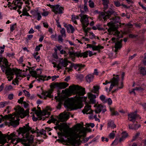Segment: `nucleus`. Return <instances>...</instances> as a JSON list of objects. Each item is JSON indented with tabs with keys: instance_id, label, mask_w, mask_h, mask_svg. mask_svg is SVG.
Listing matches in <instances>:
<instances>
[{
	"instance_id": "a19ab883",
	"label": "nucleus",
	"mask_w": 146,
	"mask_h": 146,
	"mask_svg": "<svg viewBox=\"0 0 146 146\" xmlns=\"http://www.w3.org/2000/svg\"><path fill=\"white\" fill-rule=\"evenodd\" d=\"M2 62H3V64H5L6 67H9L8 61L5 58H3V59Z\"/></svg>"
},
{
	"instance_id": "0eeeda50",
	"label": "nucleus",
	"mask_w": 146,
	"mask_h": 146,
	"mask_svg": "<svg viewBox=\"0 0 146 146\" xmlns=\"http://www.w3.org/2000/svg\"><path fill=\"white\" fill-rule=\"evenodd\" d=\"M15 74L17 78H19L20 76L19 70L17 68H13L11 69V68H8L6 70V74L7 75L13 76Z\"/></svg>"
},
{
	"instance_id": "ddd939ff",
	"label": "nucleus",
	"mask_w": 146,
	"mask_h": 146,
	"mask_svg": "<svg viewBox=\"0 0 146 146\" xmlns=\"http://www.w3.org/2000/svg\"><path fill=\"white\" fill-rule=\"evenodd\" d=\"M64 10L63 7H60V5H55L53 7V9H52V11L56 14H62Z\"/></svg>"
},
{
	"instance_id": "13d9d810",
	"label": "nucleus",
	"mask_w": 146,
	"mask_h": 146,
	"mask_svg": "<svg viewBox=\"0 0 146 146\" xmlns=\"http://www.w3.org/2000/svg\"><path fill=\"white\" fill-rule=\"evenodd\" d=\"M39 133L43 135H44L46 134V131L43 129H41Z\"/></svg>"
},
{
	"instance_id": "338daca9",
	"label": "nucleus",
	"mask_w": 146,
	"mask_h": 146,
	"mask_svg": "<svg viewBox=\"0 0 146 146\" xmlns=\"http://www.w3.org/2000/svg\"><path fill=\"white\" fill-rule=\"evenodd\" d=\"M134 129H137L138 128L140 127V124H134Z\"/></svg>"
},
{
	"instance_id": "09e8293b",
	"label": "nucleus",
	"mask_w": 146,
	"mask_h": 146,
	"mask_svg": "<svg viewBox=\"0 0 146 146\" xmlns=\"http://www.w3.org/2000/svg\"><path fill=\"white\" fill-rule=\"evenodd\" d=\"M42 46V44H40L38 46H37L35 49V50L36 51H39L40 49V47Z\"/></svg>"
},
{
	"instance_id": "3c124183",
	"label": "nucleus",
	"mask_w": 146,
	"mask_h": 146,
	"mask_svg": "<svg viewBox=\"0 0 146 146\" xmlns=\"http://www.w3.org/2000/svg\"><path fill=\"white\" fill-rule=\"evenodd\" d=\"M68 26L70 29L71 30V33H73L74 30V28L71 25L69 24L68 25Z\"/></svg>"
},
{
	"instance_id": "5701e85b",
	"label": "nucleus",
	"mask_w": 146,
	"mask_h": 146,
	"mask_svg": "<svg viewBox=\"0 0 146 146\" xmlns=\"http://www.w3.org/2000/svg\"><path fill=\"white\" fill-rule=\"evenodd\" d=\"M100 87L99 86H96L93 87V89L91 90V92L92 93H96L97 94V96H98L99 93V89Z\"/></svg>"
},
{
	"instance_id": "4468645a",
	"label": "nucleus",
	"mask_w": 146,
	"mask_h": 146,
	"mask_svg": "<svg viewBox=\"0 0 146 146\" xmlns=\"http://www.w3.org/2000/svg\"><path fill=\"white\" fill-rule=\"evenodd\" d=\"M16 119H15V117H13V116L10 120L9 122H8L9 124L14 127H15L18 125L19 123V119L17 118V117Z\"/></svg>"
},
{
	"instance_id": "bf43d9fd",
	"label": "nucleus",
	"mask_w": 146,
	"mask_h": 146,
	"mask_svg": "<svg viewBox=\"0 0 146 146\" xmlns=\"http://www.w3.org/2000/svg\"><path fill=\"white\" fill-rule=\"evenodd\" d=\"M24 100V97H21L18 100V102L19 103L22 104V103H23V100Z\"/></svg>"
},
{
	"instance_id": "a18cd8bd",
	"label": "nucleus",
	"mask_w": 146,
	"mask_h": 146,
	"mask_svg": "<svg viewBox=\"0 0 146 146\" xmlns=\"http://www.w3.org/2000/svg\"><path fill=\"white\" fill-rule=\"evenodd\" d=\"M88 3H89V7L91 8H93L94 7V3L91 0H90L89 1Z\"/></svg>"
},
{
	"instance_id": "37998d69",
	"label": "nucleus",
	"mask_w": 146,
	"mask_h": 146,
	"mask_svg": "<svg viewBox=\"0 0 146 146\" xmlns=\"http://www.w3.org/2000/svg\"><path fill=\"white\" fill-rule=\"evenodd\" d=\"M68 54L70 56L73 55L74 56H76L78 57V52H72L71 51H69L68 52Z\"/></svg>"
},
{
	"instance_id": "774afa93",
	"label": "nucleus",
	"mask_w": 146,
	"mask_h": 146,
	"mask_svg": "<svg viewBox=\"0 0 146 146\" xmlns=\"http://www.w3.org/2000/svg\"><path fill=\"white\" fill-rule=\"evenodd\" d=\"M71 20L75 24L77 25L78 23L77 21L75 19V18H74L72 16V17L71 18Z\"/></svg>"
},
{
	"instance_id": "4c0bfd02",
	"label": "nucleus",
	"mask_w": 146,
	"mask_h": 146,
	"mask_svg": "<svg viewBox=\"0 0 146 146\" xmlns=\"http://www.w3.org/2000/svg\"><path fill=\"white\" fill-rule=\"evenodd\" d=\"M60 32L61 34V35L63 37H66V31L65 29L64 28L62 29L60 31Z\"/></svg>"
},
{
	"instance_id": "473e14b6",
	"label": "nucleus",
	"mask_w": 146,
	"mask_h": 146,
	"mask_svg": "<svg viewBox=\"0 0 146 146\" xmlns=\"http://www.w3.org/2000/svg\"><path fill=\"white\" fill-rule=\"evenodd\" d=\"M52 93V91L51 90H50L48 92L46 91L43 93V94L46 96V97H48L50 98H51L52 97L51 95V93Z\"/></svg>"
},
{
	"instance_id": "aec40b11",
	"label": "nucleus",
	"mask_w": 146,
	"mask_h": 146,
	"mask_svg": "<svg viewBox=\"0 0 146 146\" xmlns=\"http://www.w3.org/2000/svg\"><path fill=\"white\" fill-rule=\"evenodd\" d=\"M72 66L73 67H74L75 69L76 70L78 69L77 71H80L85 66V65H84L77 64H73Z\"/></svg>"
},
{
	"instance_id": "5fc2aeb1",
	"label": "nucleus",
	"mask_w": 146,
	"mask_h": 146,
	"mask_svg": "<svg viewBox=\"0 0 146 146\" xmlns=\"http://www.w3.org/2000/svg\"><path fill=\"white\" fill-rule=\"evenodd\" d=\"M123 87V82H122L121 83V86H119L117 89L114 90L115 92H116L119 89L122 88Z\"/></svg>"
},
{
	"instance_id": "1a4fd4ad",
	"label": "nucleus",
	"mask_w": 146,
	"mask_h": 146,
	"mask_svg": "<svg viewBox=\"0 0 146 146\" xmlns=\"http://www.w3.org/2000/svg\"><path fill=\"white\" fill-rule=\"evenodd\" d=\"M114 12L111 9L110 10L107 11L106 12H102L100 15V17L104 19V22L107 19L110 18V16L113 14Z\"/></svg>"
},
{
	"instance_id": "bb28decb",
	"label": "nucleus",
	"mask_w": 146,
	"mask_h": 146,
	"mask_svg": "<svg viewBox=\"0 0 146 146\" xmlns=\"http://www.w3.org/2000/svg\"><path fill=\"white\" fill-rule=\"evenodd\" d=\"M123 41L122 39L120 40L119 41H117L115 43V48L120 49L122 47V42Z\"/></svg>"
},
{
	"instance_id": "cd10ccee",
	"label": "nucleus",
	"mask_w": 146,
	"mask_h": 146,
	"mask_svg": "<svg viewBox=\"0 0 146 146\" xmlns=\"http://www.w3.org/2000/svg\"><path fill=\"white\" fill-rule=\"evenodd\" d=\"M3 59V57H0V67L1 68V69L2 70V71L3 72H6V70L9 67H6V66H5L4 65H1V63L2 62Z\"/></svg>"
},
{
	"instance_id": "0e129e2a",
	"label": "nucleus",
	"mask_w": 146,
	"mask_h": 146,
	"mask_svg": "<svg viewBox=\"0 0 146 146\" xmlns=\"http://www.w3.org/2000/svg\"><path fill=\"white\" fill-rule=\"evenodd\" d=\"M25 93V96H27V97H29L30 96V94L29 92L25 90H24L23 91Z\"/></svg>"
},
{
	"instance_id": "ea45409f",
	"label": "nucleus",
	"mask_w": 146,
	"mask_h": 146,
	"mask_svg": "<svg viewBox=\"0 0 146 146\" xmlns=\"http://www.w3.org/2000/svg\"><path fill=\"white\" fill-rule=\"evenodd\" d=\"M110 110L111 111L112 115H118V113L117 111H115L114 109V108H110Z\"/></svg>"
},
{
	"instance_id": "dca6fc26",
	"label": "nucleus",
	"mask_w": 146,
	"mask_h": 146,
	"mask_svg": "<svg viewBox=\"0 0 146 146\" xmlns=\"http://www.w3.org/2000/svg\"><path fill=\"white\" fill-rule=\"evenodd\" d=\"M68 65V62L66 59H64V60H62L59 62V64L57 65V70H58L61 69L62 66L66 67Z\"/></svg>"
},
{
	"instance_id": "c9c22d12",
	"label": "nucleus",
	"mask_w": 146,
	"mask_h": 146,
	"mask_svg": "<svg viewBox=\"0 0 146 146\" xmlns=\"http://www.w3.org/2000/svg\"><path fill=\"white\" fill-rule=\"evenodd\" d=\"M116 132V131H113L109 135V137L111 139H113L115 136V133Z\"/></svg>"
},
{
	"instance_id": "c03bdc74",
	"label": "nucleus",
	"mask_w": 146,
	"mask_h": 146,
	"mask_svg": "<svg viewBox=\"0 0 146 146\" xmlns=\"http://www.w3.org/2000/svg\"><path fill=\"white\" fill-rule=\"evenodd\" d=\"M7 104L8 103L6 102H0V108H3L7 105Z\"/></svg>"
},
{
	"instance_id": "6ab92c4d",
	"label": "nucleus",
	"mask_w": 146,
	"mask_h": 146,
	"mask_svg": "<svg viewBox=\"0 0 146 146\" xmlns=\"http://www.w3.org/2000/svg\"><path fill=\"white\" fill-rule=\"evenodd\" d=\"M68 118L69 117L67 115L61 113L59 115V121L64 122L67 121Z\"/></svg>"
},
{
	"instance_id": "4be33fe9",
	"label": "nucleus",
	"mask_w": 146,
	"mask_h": 146,
	"mask_svg": "<svg viewBox=\"0 0 146 146\" xmlns=\"http://www.w3.org/2000/svg\"><path fill=\"white\" fill-rule=\"evenodd\" d=\"M94 77V74H88L86 77V81L90 83L93 80Z\"/></svg>"
},
{
	"instance_id": "f704fd0d",
	"label": "nucleus",
	"mask_w": 146,
	"mask_h": 146,
	"mask_svg": "<svg viewBox=\"0 0 146 146\" xmlns=\"http://www.w3.org/2000/svg\"><path fill=\"white\" fill-rule=\"evenodd\" d=\"M100 98L103 103H105L107 102V99H106V97L104 95H101L100 96Z\"/></svg>"
},
{
	"instance_id": "a878e982",
	"label": "nucleus",
	"mask_w": 146,
	"mask_h": 146,
	"mask_svg": "<svg viewBox=\"0 0 146 146\" xmlns=\"http://www.w3.org/2000/svg\"><path fill=\"white\" fill-rule=\"evenodd\" d=\"M110 127L113 129L116 127V126L114 123L113 121L111 120L109 121L108 123V128Z\"/></svg>"
},
{
	"instance_id": "de8ad7c7",
	"label": "nucleus",
	"mask_w": 146,
	"mask_h": 146,
	"mask_svg": "<svg viewBox=\"0 0 146 146\" xmlns=\"http://www.w3.org/2000/svg\"><path fill=\"white\" fill-rule=\"evenodd\" d=\"M16 24L15 23L13 25H12L10 27V31L11 32H13L15 29V28L16 27Z\"/></svg>"
},
{
	"instance_id": "9b49d317",
	"label": "nucleus",
	"mask_w": 146,
	"mask_h": 146,
	"mask_svg": "<svg viewBox=\"0 0 146 146\" xmlns=\"http://www.w3.org/2000/svg\"><path fill=\"white\" fill-rule=\"evenodd\" d=\"M17 114L20 116L21 118H24L29 114V111L27 110L24 111V109L23 108L20 107L18 111H17Z\"/></svg>"
},
{
	"instance_id": "72a5a7b5",
	"label": "nucleus",
	"mask_w": 146,
	"mask_h": 146,
	"mask_svg": "<svg viewBox=\"0 0 146 146\" xmlns=\"http://www.w3.org/2000/svg\"><path fill=\"white\" fill-rule=\"evenodd\" d=\"M29 71L31 76L35 78L36 79L38 74H37L36 71L35 70L30 71Z\"/></svg>"
},
{
	"instance_id": "39448f33",
	"label": "nucleus",
	"mask_w": 146,
	"mask_h": 146,
	"mask_svg": "<svg viewBox=\"0 0 146 146\" xmlns=\"http://www.w3.org/2000/svg\"><path fill=\"white\" fill-rule=\"evenodd\" d=\"M68 85V83L65 82H53L51 84L50 87L52 90L55 88L58 89H63L66 88Z\"/></svg>"
},
{
	"instance_id": "603ef678",
	"label": "nucleus",
	"mask_w": 146,
	"mask_h": 146,
	"mask_svg": "<svg viewBox=\"0 0 146 146\" xmlns=\"http://www.w3.org/2000/svg\"><path fill=\"white\" fill-rule=\"evenodd\" d=\"M89 140V138L88 137L86 138H83L82 140L81 141V143H85L87 142Z\"/></svg>"
},
{
	"instance_id": "7c9ffc66",
	"label": "nucleus",
	"mask_w": 146,
	"mask_h": 146,
	"mask_svg": "<svg viewBox=\"0 0 146 146\" xmlns=\"http://www.w3.org/2000/svg\"><path fill=\"white\" fill-rule=\"evenodd\" d=\"M104 48L103 46L99 44L98 46H94L92 48L93 50H99V49H103Z\"/></svg>"
},
{
	"instance_id": "6e6d98bb",
	"label": "nucleus",
	"mask_w": 146,
	"mask_h": 146,
	"mask_svg": "<svg viewBox=\"0 0 146 146\" xmlns=\"http://www.w3.org/2000/svg\"><path fill=\"white\" fill-rule=\"evenodd\" d=\"M114 3L115 5L117 7H119L121 5L120 3L118 1H114Z\"/></svg>"
},
{
	"instance_id": "79ce46f5",
	"label": "nucleus",
	"mask_w": 146,
	"mask_h": 146,
	"mask_svg": "<svg viewBox=\"0 0 146 146\" xmlns=\"http://www.w3.org/2000/svg\"><path fill=\"white\" fill-rule=\"evenodd\" d=\"M140 73L143 75H146V71L144 67H140Z\"/></svg>"
},
{
	"instance_id": "c756f323",
	"label": "nucleus",
	"mask_w": 146,
	"mask_h": 146,
	"mask_svg": "<svg viewBox=\"0 0 146 146\" xmlns=\"http://www.w3.org/2000/svg\"><path fill=\"white\" fill-rule=\"evenodd\" d=\"M23 4V2H17L16 3L17 5L14 4V5L16 6L13 7V9L14 10H16L17 9V7H18L19 8V9L21 8V4Z\"/></svg>"
},
{
	"instance_id": "a211bd4d",
	"label": "nucleus",
	"mask_w": 146,
	"mask_h": 146,
	"mask_svg": "<svg viewBox=\"0 0 146 146\" xmlns=\"http://www.w3.org/2000/svg\"><path fill=\"white\" fill-rule=\"evenodd\" d=\"M88 97L90 100V103L94 104L96 103L95 98H96V96L95 95H94L91 93H88Z\"/></svg>"
},
{
	"instance_id": "4d7b16f0",
	"label": "nucleus",
	"mask_w": 146,
	"mask_h": 146,
	"mask_svg": "<svg viewBox=\"0 0 146 146\" xmlns=\"http://www.w3.org/2000/svg\"><path fill=\"white\" fill-rule=\"evenodd\" d=\"M73 67L72 65H71L70 66V67L69 68H65L66 70H68L67 72H69L70 71L72 70V68Z\"/></svg>"
},
{
	"instance_id": "6e6552de",
	"label": "nucleus",
	"mask_w": 146,
	"mask_h": 146,
	"mask_svg": "<svg viewBox=\"0 0 146 146\" xmlns=\"http://www.w3.org/2000/svg\"><path fill=\"white\" fill-rule=\"evenodd\" d=\"M66 96L64 95H61L59 97L56 96L55 97V99L58 102V105L56 106V108L58 109H60L62 105L63 104V102L64 101H65L64 104L66 105L67 107V104L65 103L66 101L68 100H66Z\"/></svg>"
},
{
	"instance_id": "412c9836",
	"label": "nucleus",
	"mask_w": 146,
	"mask_h": 146,
	"mask_svg": "<svg viewBox=\"0 0 146 146\" xmlns=\"http://www.w3.org/2000/svg\"><path fill=\"white\" fill-rule=\"evenodd\" d=\"M6 136L2 134L1 131H0V144L2 145L4 144L7 142L5 139Z\"/></svg>"
},
{
	"instance_id": "f3484780",
	"label": "nucleus",
	"mask_w": 146,
	"mask_h": 146,
	"mask_svg": "<svg viewBox=\"0 0 146 146\" xmlns=\"http://www.w3.org/2000/svg\"><path fill=\"white\" fill-rule=\"evenodd\" d=\"M138 115L134 113H131L128 114V119L130 121L134 123L136 121V119Z\"/></svg>"
},
{
	"instance_id": "c85d7f7f",
	"label": "nucleus",
	"mask_w": 146,
	"mask_h": 146,
	"mask_svg": "<svg viewBox=\"0 0 146 146\" xmlns=\"http://www.w3.org/2000/svg\"><path fill=\"white\" fill-rule=\"evenodd\" d=\"M0 116L1 117L2 119H3V120H5L10 119L13 116L11 114H9L8 115H5L3 116L2 115H0Z\"/></svg>"
},
{
	"instance_id": "2f4dec72",
	"label": "nucleus",
	"mask_w": 146,
	"mask_h": 146,
	"mask_svg": "<svg viewBox=\"0 0 146 146\" xmlns=\"http://www.w3.org/2000/svg\"><path fill=\"white\" fill-rule=\"evenodd\" d=\"M103 106L101 105H98L97 108L95 110V112L96 113H98L100 112L103 108Z\"/></svg>"
},
{
	"instance_id": "2eb2a0df",
	"label": "nucleus",
	"mask_w": 146,
	"mask_h": 146,
	"mask_svg": "<svg viewBox=\"0 0 146 146\" xmlns=\"http://www.w3.org/2000/svg\"><path fill=\"white\" fill-rule=\"evenodd\" d=\"M80 21L82 25V26H84V27H87L89 24L88 17L87 15H85L82 17H81L80 19Z\"/></svg>"
},
{
	"instance_id": "58836bf2",
	"label": "nucleus",
	"mask_w": 146,
	"mask_h": 146,
	"mask_svg": "<svg viewBox=\"0 0 146 146\" xmlns=\"http://www.w3.org/2000/svg\"><path fill=\"white\" fill-rule=\"evenodd\" d=\"M142 90V88H141V87H136L135 88H134V89H133L130 92V93L131 94L132 93H133L134 94H135V92L134 91L135 90H137V91H140L141 90Z\"/></svg>"
},
{
	"instance_id": "052dcab7",
	"label": "nucleus",
	"mask_w": 146,
	"mask_h": 146,
	"mask_svg": "<svg viewBox=\"0 0 146 146\" xmlns=\"http://www.w3.org/2000/svg\"><path fill=\"white\" fill-rule=\"evenodd\" d=\"M107 102L109 105H111L112 103V101L110 98H109L107 99Z\"/></svg>"
},
{
	"instance_id": "20e7f679",
	"label": "nucleus",
	"mask_w": 146,
	"mask_h": 146,
	"mask_svg": "<svg viewBox=\"0 0 146 146\" xmlns=\"http://www.w3.org/2000/svg\"><path fill=\"white\" fill-rule=\"evenodd\" d=\"M30 131L33 134L36 132L34 130V129H32V127L29 126V123L25 124V126H24L23 127H20L18 130L19 134H21L23 136L26 132H29Z\"/></svg>"
},
{
	"instance_id": "680f3d73",
	"label": "nucleus",
	"mask_w": 146,
	"mask_h": 146,
	"mask_svg": "<svg viewBox=\"0 0 146 146\" xmlns=\"http://www.w3.org/2000/svg\"><path fill=\"white\" fill-rule=\"evenodd\" d=\"M48 14L49 12L48 11H45L42 14V15L44 16H46L48 15Z\"/></svg>"
},
{
	"instance_id": "f8f14e48",
	"label": "nucleus",
	"mask_w": 146,
	"mask_h": 146,
	"mask_svg": "<svg viewBox=\"0 0 146 146\" xmlns=\"http://www.w3.org/2000/svg\"><path fill=\"white\" fill-rule=\"evenodd\" d=\"M59 121H57L56 123V125H58V129L61 131L62 129H63L64 131L66 133V135L65 137H66V135L69 133L70 132H68L67 131L65 130V129H69V127L66 124H64V123H61V125H59L58 124Z\"/></svg>"
},
{
	"instance_id": "f257e3e1",
	"label": "nucleus",
	"mask_w": 146,
	"mask_h": 146,
	"mask_svg": "<svg viewBox=\"0 0 146 146\" xmlns=\"http://www.w3.org/2000/svg\"><path fill=\"white\" fill-rule=\"evenodd\" d=\"M87 99L86 97L77 96H76L75 98H71L69 100L65 101L68 108L71 109V110L80 109L82 107V102H85L86 106L82 110L83 113L88 114L89 113H92V111L91 110V106L89 105L88 103L86 102Z\"/></svg>"
},
{
	"instance_id": "9d476101",
	"label": "nucleus",
	"mask_w": 146,
	"mask_h": 146,
	"mask_svg": "<svg viewBox=\"0 0 146 146\" xmlns=\"http://www.w3.org/2000/svg\"><path fill=\"white\" fill-rule=\"evenodd\" d=\"M119 80V78L118 75L115 77H113L111 80L110 83L111 84L110 87L109 92H110L112 89L113 87L116 86H118V82Z\"/></svg>"
},
{
	"instance_id": "e433bc0d",
	"label": "nucleus",
	"mask_w": 146,
	"mask_h": 146,
	"mask_svg": "<svg viewBox=\"0 0 146 146\" xmlns=\"http://www.w3.org/2000/svg\"><path fill=\"white\" fill-rule=\"evenodd\" d=\"M23 13L22 14V15L23 16H30L31 17V16H30L29 14L27 12V10L25 8L23 9Z\"/></svg>"
},
{
	"instance_id": "423d86ee",
	"label": "nucleus",
	"mask_w": 146,
	"mask_h": 146,
	"mask_svg": "<svg viewBox=\"0 0 146 146\" xmlns=\"http://www.w3.org/2000/svg\"><path fill=\"white\" fill-rule=\"evenodd\" d=\"M108 25L109 27V28L108 29V31L110 33L111 31H115L114 35L119 37V35L120 32L117 30L118 27L116 26L113 23L109 22L107 24Z\"/></svg>"
},
{
	"instance_id": "49530a36",
	"label": "nucleus",
	"mask_w": 146,
	"mask_h": 146,
	"mask_svg": "<svg viewBox=\"0 0 146 146\" xmlns=\"http://www.w3.org/2000/svg\"><path fill=\"white\" fill-rule=\"evenodd\" d=\"M12 88V87L11 85H9V86H7L5 88V90L8 91L10 90Z\"/></svg>"
},
{
	"instance_id": "7ed1b4c3",
	"label": "nucleus",
	"mask_w": 146,
	"mask_h": 146,
	"mask_svg": "<svg viewBox=\"0 0 146 146\" xmlns=\"http://www.w3.org/2000/svg\"><path fill=\"white\" fill-rule=\"evenodd\" d=\"M69 88L71 92L74 91H78L76 92V94L77 96H83L85 94L84 88H82L81 87L78 85H73L69 86Z\"/></svg>"
},
{
	"instance_id": "e2e57ef3",
	"label": "nucleus",
	"mask_w": 146,
	"mask_h": 146,
	"mask_svg": "<svg viewBox=\"0 0 146 146\" xmlns=\"http://www.w3.org/2000/svg\"><path fill=\"white\" fill-rule=\"evenodd\" d=\"M127 136V134L125 132H123L122 133V137L126 138Z\"/></svg>"
},
{
	"instance_id": "393cba45",
	"label": "nucleus",
	"mask_w": 146,
	"mask_h": 146,
	"mask_svg": "<svg viewBox=\"0 0 146 146\" xmlns=\"http://www.w3.org/2000/svg\"><path fill=\"white\" fill-rule=\"evenodd\" d=\"M102 4L104 5V10H106L108 7V4L109 3V0H102Z\"/></svg>"
},
{
	"instance_id": "f03ea898",
	"label": "nucleus",
	"mask_w": 146,
	"mask_h": 146,
	"mask_svg": "<svg viewBox=\"0 0 146 146\" xmlns=\"http://www.w3.org/2000/svg\"><path fill=\"white\" fill-rule=\"evenodd\" d=\"M33 140V136L32 135H30L28 133L25 135V139L20 138L17 139L18 142L24 145V146H30V144H32Z\"/></svg>"
},
{
	"instance_id": "8fccbe9b",
	"label": "nucleus",
	"mask_w": 146,
	"mask_h": 146,
	"mask_svg": "<svg viewBox=\"0 0 146 146\" xmlns=\"http://www.w3.org/2000/svg\"><path fill=\"white\" fill-rule=\"evenodd\" d=\"M86 125L87 127L91 126L92 128H93L94 127L95 125L93 123H86Z\"/></svg>"
},
{
	"instance_id": "b1692460",
	"label": "nucleus",
	"mask_w": 146,
	"mask_h": 146,
	"mask_svg": "<svg viewBox=\"0 0 146 146\" xmlns=\"http://www.w3.org/2000/svg\"><path fill=\"white\" fill-rule=\"evenodd\" d=\"M88 52L87 51L81 53L78 52V57H83V58H86L88 57Z\"/></svg>"
},
{
	"instance_id": "69168bd1",
	"label": "nucleus",
	"mask_w": 146,
	"mask_h": 146,
	"mask_svg": "<svg viewBox=\"0 0 146 146\" xmlns=\"http://www.w3.org/2000/svg\"><path fill=\"white\" fill-rule=\"evenodd\" d=\"M35 113L37 115V116H39L40 115H41L42 112L41 111H38L37 110L36 112Z\"/></svg>"
},
{
	"instance_id": "864d4df0",
	"label": "nucleus",
	"mask_w": 146,
	"mask_h": 146,
	"mask_svg": "<svg viewBox=\"0 0 146 146\" xmlns=\"http://www.w3.org/2000/svg\"><path fill=\"white\" fill-rule=\"evenodd\" d=\"M62 37H63V36L60 35H59L58 36V40L59 42H63V39Z\"/></svg>"
}]
</instances>
